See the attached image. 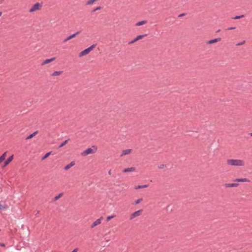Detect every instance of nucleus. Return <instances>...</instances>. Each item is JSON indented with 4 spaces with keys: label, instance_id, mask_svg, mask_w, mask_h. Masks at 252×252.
<instances>
[{
    "label": "nucleus",
    "instance_id": "1",
    "mask_svg": "<svg viewBox=\"0 0 252 252\" xmlns=\"http://www.w3.org/2000/svg\"><path fill=\"white\" fill-rule=\"evenodd\" d=\"M227 164L233 166H243L245 165V162L241 159H228L227 160Z\"/></svg>",
    "mask_w": 252,
    "mask_h": 252
},
{
    "label": "nucleus",
    "instance_id": "2",
    "mask_svg": "<svg viewBox=\"0 0 252 252\" xmlns=\"http://www.w3.org/2000/svg\"><path fill=\"white\" fill-rule=\"evenodd\" d=\"M93 148H94V149H93L91 148H89L87 149L86 150H85V151H84L81 153V155L82 156H86L89 154H92L95 153L97 150V148L95 146H93Z\"/></svg>",
    "mask_w": 252,
    "mask_h": 252
},
{
    "label": "nucleus",
    "instance_id": "3",
    "mask_svg": "<svg viewBox=\"0 0 252 252\" xmlns=\"http://www.w3.org/2000/svg\"><path fill=\"white\" fill-rule=\"evenodd\" d=\"M95 45L93 44L91 45L90 47L84 49L82 52H81L79 54V57H82L88 54H89L92 50H93V49L95 47Z\"/></svg>",
    "mask_w": 252,
    "mask_h": 252
},
{
    "label": "nucleus",
    "instance_id": "4",
    "mask_svg": "<svg viewBox=\"0 0 252 252\" xmlns=\"http://www.w3.org/2000/svg\"><path fill=\"white\" fill-rule=\"evenodd\" d=\"M42 3H40L39 2L35 3L30 9L29 11L30 12H33L36 10H39L42 6Z\"/></svg>",
    "mask_w": 252,
    "mask_h": 252
},
{
    "label": "nucleus",
    "instance_id": "5",
    "mask_svg": "<svg viewBox=\"0 0 252 252\" xmlns=\"http://www.w3.org/2000/svg\"><path fill=\"white\" fill-rule=\"evenodd\" d=\"M143 211V210L142 209H140V210H139L138 211H136L133 212V213L131 214V215L129 218V220H132L134 218H135L137 217L140 216L142 214V213Z\"/></svg>",
    "mask_w": 252,
    "mask_h": 252
},
{
    "label": "nucleus",
    "instance_id": "6",
    "mask_svg": "<svg viewBox=\"0 0 252 252\" xmlns=\"http://www.w3.org/2000/svg\"><path fill=\"white\" fill-rule=\"evenodd\" d=\"M80 32V31H78L76 32H75L74 33L71 34V35H70L69 36H68L66 38H65L64 40H63V42L64 43H65L66 42H67V41L70 40L71 39L75 37L77 35H78L79 33Z\"/></svg>",
    "mask_w": 252,
    "mask_h": 252
},
{
    "label": "nucleus",
    "instance_id": "7",
    "mask_svg": "<svg viewBox=\"0 0 252 252\" xmlns=\"http://www.w3.org/2000/svg\"><path fill=\"white\" fill-rule=\"evenodd\" d=\"M103 219V217H101L99 219H97L95 221H94L91 226V227L94 228L95 226L98 225L101 223V220Z\"/></svg>",
    "mask_w": 252,
    "mask_h": 252
},
{
    "label": "nucleus",
    "instance_id": "8",
    "mask_svg": "<svg viewBox=\"0 0 252 252\" xmlns=\"http://www.w3.org/2000/svg\"><path fill=\"white\" fill-rule=\"evenodd\" d=\"M55 59H56V58H55V57L52 58L51 59H46L43 61V62L41 63V65H43L55 61Z\"/></svg>",
    "mask_w": 252,
    "mask_h": 252
},
{
    "label": "nucleus",
    "instance_id": "9",
    "mask_svg": "<svg viewBox=\"0 0 252 252\" xmlns=\"http://www.w3.org/2000/svg\"><path fill=\"white\" fill-rule=\"evenodd\" d=\"M239 184L237 183H226L224 184V187L226 188H233V187H236L238 186Z\"/></svg>",
    "mask_w": 252,
    "mask_h": 252
},
{
    "label": "nucleus",
    "instance_id": "10",
    "mask_svg": "<svg viewBox=\"0 0 252 252\" xmlns=\"http://www.w3.org/2000/svg\"><path fill=\"white\" fill-rule=\"evenodd\" d=\"M221 40V38H217L215 39H211L207 42V44H211L213 43H215L216 42L220 41Z\"/></svg>",
    "mask_w": 252,
    "mask_h": 252
},
{
    "label": "nucleus",
    "instance_id": "11",
    "mask_svg": "<svg viewBox=\"0 0 252 252\" xmlns=\"http://www.w3.org/2000/svg\"><path fill=\"white\" fill-rule=\"evenodd\" d=\"M13 157V155L11 156L4 161V166L7 165L12 160Z\"/></svg>",
    "mask_w": 252,
    "mask_h": 252
},
{
    "label": "nucleus",
    "instance_id": "12",
    "mask_svg": "<svg viewBox=\"0 0 252 252\" xmlns=\"http://www.w3.org/2000/svg\"><path fill=\"white\" fill-rule=\"evenodd\" d=\"M235 182H250V181L247 178H241V179H236L234 180Z\"/></svg>",
    "mask_w": 252,
    "mask_h": 252
},
{
    "label": "nucleus",
    "instance_id": "13",
    "mask_svg": "<svg viewBox=\"0 0 252 252\" xmlns=\"http://www.w3.org/2000/svg\"><path fill=\"white\" fill-rule=\"evenodd\" d=\"M75 161H71L69 164L66 165V166H64V169L65 170H68L70 167H72L73 166H74L75 165Z\"/></svg>",
    "mask_w": 252,
    "mask_h": 252
},
{
    "label": "nucleus",
    "instance_id": "14",
    "mask_svg": "<svg viewBox=\"0 0 252 252\" xmlns=\"http://www.w3.org/2000/svg\"><path fill=\"white\" fill-rule=\"evenodd\" d=\"M135 170V168L132 167L127 168L124 169L123 170V172L126 173V172H133Z\"/></svg>",
    "mask_w": 252,
    "mask_h": 252
},
{
    "label": "nucleus",
    "instance_id": "15",
    "mask_svg": "<svg viewBox=\"0 0 252 252\" xmlns=\"http://www.w3.org/2000/svg\"><path fill=\"white\" fill-rule=\"evenodd\" d=\"M63 71H55L53 72L51 74V75L52 76H58V75H60L61 74H62L63 73Z\"/></svg>",
    "mask_w": 252,
    "mask_h": 252
},
{
    "label": "nucleus",
    "instance_id": "16",
    "mask_svg": "<svg viewBox=\"0 0 252 252\" xmlns=\"http://www.w3.org/2000/svg\"><path fill=\"white\" fill-rule=\"evenodd\" d=\"M131 149L124 150L123 151L122 154L121 155V156L129 154L131 153Z\"/></svg>",
    "mask_w": 252,
    "mask_h": 252
},
{
    "label": "nucleus",
    "instance_id": "17",
    "mask_svg": "<svg viewBox=\"0 0 252 252\" xmlns=\"http://www.w3.org/2000/svg\"><path fill=\"white\" fill-rule=\"evenodd\" d=\"M147 23V21L146 20H142L141 21H139L137 22L135 24V26H140L144 24H146Z\"/></svg>",
    "mask_w": 252,
    "mask_h": 252
},
{
    "label": "nucleus",
    "instance_id": "18",
    "mask_svg": "<svg viewBox=\"0 0 252 252\" xmlns=\"http://www.w3.org/2000/svg\"><path fill=\"white\" fill-rule=\"evenodd\" d=\"M38 133V131H36L34 132L33 133L31 134L28 136H27L26 138V139H30L32 138L33 136H34L37 133Z\"/></svg>",
    "mask_w": 252,
    "mask_h": 252
},
{
    "label": "nucleus",
    "instance_id": "19",
    "mask_svg": "<svg viewBox=\"0 0 252 252\" xmlns=\"http://www.w3.org/2000/svg\"><path fill=\"white\" fill-rule=\"evenodd\" d=\"M147 34H143V35H139L138 36H136V37H135V40L138 41L141 39H142V38H143L144 37L147 36Z\"/></svg>",
    "mask_w": 252,
    "mask_h": 252
},
{
    "label": "nucleus",
    "instance_id": "20",
    "mask_svg": "<svg viewBox=\"0 0 252 252\" xmlns=\"http://www.w3.org/2000/svg\"><path fill=\"white\" fill-rule=\"evenodd\" d=\"M148 187V185H138V186L135 187V189H142V188H147Z\"/></svg>",
    "mask_w": 252,
    "mask_h": 252
},
{
    "label": "nucleus",
    "instance_id": "21",
    "mask_svg": "<svg viewBox=\"0 0 252 252\" xmlns=\"http://www.w3.org/2000/svg\"><path fill=\"white\" fill-rule=\"evenodd\" d=\"M52 153V151H50L48 153H47L42 158L41 160H44L45 159L47 158Z\"/></svg>",
    "mask_w": 252,
    "mask_h": 252
},
{
    "label": "nucleus",
    "instance_id": "22",
    "mask_svg": "<svg viewBox=\"0 0 252 252\" xmlns=\"http://www.w3.org/2000/svg\"><path fill=\"white\" fill-rule=\"evenodd\" d=\"M69 140V139H68L67 140H65L64 141H63V142H62L59 146L58 148H61L62 147H63V146H64L66 144H67V143L68 142V141Z\"/></svg>",
    "mask_w": 252,
    "mask_h": 252
},
{
    "label": "nucleus",
    "instance_id": "23",
    "mask_svg": "<svg viewBox=\"0 0 252 252\" xmlns=\"http://www.w3.org/2000/svg\"><path fill=\"white\" fill-rule=\"evenodd\" d=\"M6 153H4L0 157V163H1L2 161L4 160L5 158Z\"/></svg>",
    "mask_w": 252,
    "mask_h": 252
},
{
    "label": "nucleus",
    "instance_id": "24",
    "mask_svg": "<svg viewBox=\"0 0 252 252\" xmlns=\"http://www.w3.org/2000/svg\"><path fill=\"white\" fill-rule=\"evenodd\" d=\"M245 17L244 15H237L235 17H233L232 19L234 20L239 19L240 18H242Z\"/></svg>",
    "mask_w": 252,
    "mask_h": 252
},
{
    "label": "nucleus",
    "instance_id": "25",
    "mask_svg": "<svg viewBox=\"0 0 252 252\" xmlns=\"http://www.w3.org/2000/svg\"><path fill=\"white\" fill-rule=\"evenodd\" d=\"M62 195H63V193H61L59 194H58V195L54 197V201H56L58 199H59Z\"/></svg>",
    "mask_w": 252,
    "mask_h": 252
},
{
    "label": "nucleus",
    "instance_id": "26",
    "mask_svg": "<svg viewBox=\"0 0 252 252\" xmlns=\"http://www.w3.org/2000/svg\"><path fill=\"white\" fill-rule=\"evenodd\" d=\"M142 200V198H139L137 200H135L134 202L132 204H138Z\"/></svg>",
    "mask_w": 252,
    "mask_h": 252
},
{
    "label": "nucleus",
    "instance_id": "27",
    "mask_svg": "<svg viewBox=\"0 0 252 252\" xmlns=\"http://www.w3.org/2000/svg\"><path fill=\"white\" fill-rule=\"evenodd\" d=\"M96 0H89L87 2V5H90L93 4L94 2H95Z\"/></svg>",
    "mask_w": 252,
    "mask_h": 252
},
{
    "label": "nucleus",
    "instance_id": "28",
    "mask_svg": "<svg viewBox=\"0 0 252 252\" xmlns=\"http://www.w3.org/2000/svg\"><path fill=\"white\" fill-rule=\"evenodd\" d=\"M115 217V215L108 216L106 218V221H109L111 219L114 218Z\"/></svg>",
    "mask_w": 252,
    "mask_h": 252
},
{
    "label": "nucleus",
    "instance_id": "29",
    "mask_svg": "<svg viewBox=\"0 0 252 252\" xmlns=\"http://www.w3.org/2000/svg\"><path fill=\"white\" fill-rule=\"evenodd\" d=\"M101 9H102V7L101 6H98L96 8L94 9L93 10H92V12H94L97 10H100Z\"/></svg>",
    "mask_w": 252,
    "mask_h": 252
},
{
    "label": "nucleus",
    "instance_id": "30",
    "mask_svg": "<svg viewBox=\"0 0 252 252\" xmlns=\"http://www.w3.org/2000/svg\"><path fill=\"white\" fill-rule=\"evenodd\" d=\"M7 208V206L6 205H2L0 203V210H4Z\"/></svg>",
    "mask_w": 252,
    "mask_h": 252
},
{
    "label": "nucleus",
    "instance_id": "31",
    "mask_svg": "<svg viewBox=\"0 0 252 252\" xmlns=\"http://www.w3.org/2000/svg\"><path fill=\"white\" fill-rule=\"evenodd\" d=\"M166 167V166H165V164H160V165L158 166V168H159V169H163V168H164V167Z\"/></svg>",
    "mask_w": 252,
    "mask_h": 252
},
{
    "label": "nucleus",
    "instance_id": "32",
    "mask_svg": "<svg viewBox=\"0 0 252 252\" xmlns=\"http://www.w3.org/2000/svg\"><path fill=\"white\" fill-rule=\"evenodd\" d=\"M245 43V41L244 40V41H243L242 42L238 43L237 44H236V45L237 46H240V45L244 44Z\"/></svg>",
    "mask_w": 252,
    "mask_h": 252
},
{
    "label": "nucleus",
    "instance_id": "33",
    "mask_svg": "<svg viewBox=\"0 0 252 252\" xmlns=\"http://www.w3.org/2000/svg\"><path fill=\"white\" fill-rule=\"evenodd\" d=\"M136 42V40H135V38H134L133 40H132V41H130L128 42V44H133L134 43V42Z\"/></svg>",
    "mask_w": 252,
    "mask_h": 252
},
{
    "label": "nucleus",
    "instance_id": "34",
    "mask_svg": "<svg viewBox=\"0 0 252 252\" xmlns=\"http://www.w3.org/2000/svg\"><path fill=\"white\" fill-rule=\"evenodd\" d=\"M236 29L235 27H231L228 28L227 29V30H234V29Z\"/></svg>",
    "mask_w": 252,
    "mask_h": 252
},
{
    "label": "nucleus",
    "instance_id": "35",
    "mask_svg": "<svg viewBox=\"0 0 252 252\" xmlns=\"http://www.w3.org/2000/svg\"><path fill=\"white\" fill-rule=\"evenodd\" d=\"M186 14V13H185L180 14H179V15H178V17H183V16H185Z\"/></svg>",
    "mask_w": 252,
    "mask_h": 252
},
{
    "label": "nucleus",
    "instance_id": "36",
    "mask_svg": "<svg viewBox=\"0 0 252 252\" xmlns=\"http://www.w3.org/2000/svg\"><path fill=\"white\" fill-rule=\"evenodd\" d=\"M78 251V248H75L71 252H77Z\"/></svg>",
    "mask_w": 252,
    "mask_h": 252
},
{
    "label": "nucleus",
    "instance_id": "37",
    "mask_svg": "<svg viewBox=\"0 0 252 252\" xmlns=\"http://www.w3.org/2000/svg\"><path fill=\"white\" fill-rule=\"evenodd\" d=\"M0 246H1V247H4L5 246V244L4 243H0Z\"/></svg>",
    "mask_w": 252,
    "mask_h": 252
},
{
    "label": "nucleus",
    "instance_id": "38",
    "mask_svg": "<svg viewBox=\"0 0 252 252\" xmlns=\"http://www.w3.org/2000/svg\"><path fill=\"white\" fill-rule=\"evenodd\" d=\"M108 174H109V175H111V170H110L108 171Z\"/></svg>",
    "mask_w": 252,
    "mask_h": 252
},
{
    "label": "nucleus",
    "instance_id": "39",
    "mask_svg": "<svg viewBox=\"0 0 252 252\" xmlns=\"http://www.w3.org/2000/svg\"><path fill=\"white\" fill-rule=\"evenodd\" d=\"M39 213V211H37L36 212V213H35V215H38Z\"/></svg>",
    "mask_w": 252,
    "mask_h": 252
},
{
    "label": "nucleus",
    "instance_id": "40",
    "mask_svg": "<svg viewBox=\"0 0 252 252\" xmlns=\"http://www.w3.org/2000/svg\"><path fill=\"white\" fill-rule=\"evenodd\" d=\"M2 15V12H0V16Z\"/></svg>",
    "mask_w": 252,
    "mask_h": 252
},
{
    "label": "nucleus",
    "instance_id": "41",
    "mask_svg": "<svg viewBox=\"0 0 252 252\" xmlns=\"http://www.w3.org/2000/svg\"><path fill=\"white\" fill-rule=\"evenodd\" d=\"M220 30H218L217 31V32H220Z\"/></svg>",
    "mask_w": 252,
    "mask_h": 252
},
{
    "label": "nucleus",
    "instance_id": "42",
    "mask_svg": "<svg viewBox=\"0 0 252 252\" xmlns=\"http://www.w3.org/2000/svg\"><path fill=\"white\" fill-rule=\"evenodd\" d=\"M250 135L252 136V132L250 133Z\"/></svg>",
    "mask_w": 252,
    "mask_h": 252
}]
</instances>
